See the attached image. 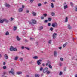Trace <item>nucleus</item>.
<instances>
[{
	"label": "nucleus",
	"mask_w": 77,
	"mask_h": 77,
	"mask_svg": "<svg viewBox=\"0 0 77 77\" xmlns=\"http://www.w3.org/2000/svg\"><path fill=\"white\" fill-rule=\"evenodd\" d=\"M10 50L11 51H17V49L16 47L14 48L13 46H11L10 49Z\"/></svg>",
	"instance_id": "1"
},
{
	"label": "nucleus",
	"mask_w": 77,
	"mask_h": 77,
	"mask_svg": "<svg viewBox=\"0 0 77 77\" xmlns=\"http://www.w3.org/2000/svg\"><path fill=\"white\" fill-rule=\"evenodd\" d=\"M58 26V24H57L56 22L53 23L52 24V26L54 28L57 27Z\"/></svg>",
	"instance_id": "2"
},
{
	"label": "nucleus",
	"mask_w": 77,
	"mask_h": 77,
	"mask_svg": "<svg viewBox=\"0 0 77 77\" xmlns=\"http://www.w3.org/2000/svg\"><path fill=\"white\" fill-rule=\"evenodd\" d=\"M14 70L13 68H11V70L10 71H9V74H11L12 75H15V72L14 71Z\"/></svg>",
	"instance_id": "3"
},
{
	"label": "nucleus",
	"mask_w": 77,
	"mask_h": 77,
	"mask_svg": "<svg viewBox=\"0 0 77 77\" xmlns=\"http://www.w3.org/2000/svg\"><path fill=\"white\" fill-rule=\"evenodd\" d=\"M47 71H48V68L46 67L43 70V73H46L47 72Z\"/></svg>",
	"instance_id": "4"
},
{
	"label": "nucleus",
	"mask_w": 77,
	"mask_h": 77,
	"mask_svg": "<svg viewBox=\"0 0 77 77\" xmlns=\"http://www.w3.org/2000/svg\"><path fill=\"white\" fill-rule=\"evenodd\" d=\"M56 35H57V34L56 33H54L53 34V38L54 39L56 38Z\"/></svg>",
	"instance_id": "5"
},
{
	"label": "nucleus",
	"mask_w": 77,
	"mask_h": 77,
	"mask_svg": "<svg viewBox=\"0 0 77 77\" xmlns=\"http://www.w3.org/2000/svg\"><path fill=\"white\" fill-rule=\"evenodd\" d=\"M40 62H42V60L40 59L38 60L37 61V64L38 65H41V63Z\"/></svg>",
	"instance_id": "6"
},
{
	"label": "nucleus",
	"mask_w": 77,
	"mask_h": 77,
	"mask_svg": "<svg viewBox=\"0 0 77 77\" xmlns=\"http://www.w3.org/2000/svg\"><path fill=\"white\" fill-rule=\"evenodd\" d=\"M32 22L33 24H36V21L35 19H32Z\"/></svg>",
	"instance_id": "7"
},
{
	"label": "nucleus",
	"mask_w": 77,
	"mask_h": 77,
	"mask_svg": "<svg viewBox=\"0 0 77 77\" xmlns=\"http://www.w3.org/2000/svg\"><path fill=\"white\" fill-rule=\"evenodd\" d=\"M5 5L6 7H7V8H10L11 7V5L9 4H7V3H5Z\"/></svg>",
	"instance_id": "8"
},
{
	"label": "nucleus",
	"mask_w": 77,
	"mask_h": 77,
	"mask_svg": "<svg viewBox=\"0 0 77 77\" xmlns=\"http://www.w3.org/2000/svg\"><path fill=\"white\" fill-rule=\"evenodd\" d=\"M23 11V8H20L18 9V11L19 12H21Z\"/></svg>",
	"instance_id": "9"
},
{
	"label": "nucleus",
	"mask_w": 77,
	"mask_h": 77,
	"mask_svg": "<svg viewBox=\"0 0 77 77\" xmlns=\"http://www.w3.org/2000/svg\"><path fill=\"white\" fill-rule=\"evenodd\" d=\"M17 26H14L13 30L14 31H15V30H17Z\"/></svg>",
	"instance_id": "10"
},
{
	"label": "nucleus",
	"mask_w": 77,
	"mask_h": 77,
	"mask_svg": "<svg viewBox=\"0 0 77 77\" xmlns=\"http://www.w3.org/2000/svg\"><path fill=\"white\" fill-rule=\"evenodd\" d=\"M4 57L5 59H8V56L7 54H5L4 55Z\"/></svg>",
	"instance_id": "11"
},
{
	"label": "nucleus",
	"mask_w": 77,
	"mask_h": 77,
	"mask_svg": "<svg viewBox=\"0 0 77 77\" xmlns=\"http://www.w3.org/2000/svg\"><path fill=\"white\" fill-rule=\"evenodd\" d=\"M33 58L34 59H37L38 58V56H36L34 57H33Z\"/></svg>",
	"instance_id": "12"
},
{
	"label": "nucleus",
	"mask_w": 77,
	"mask_h": 77,
	"mask_svg": "<svg viewBox=\"0 0 77 77\" xmlns=\"http://www.w3.org/2000/svg\"><path fill=\"white\" fill-rule=\"evenodd\" d=\"M4 21L6 22V23H8L9 22V20L6 19H4Z\"/></svg>",
	"instance_id": "13"
},
{
	"label": "nucleus",
	"mask_w": 77,
	"mask_h": 77,
	"mask_svg": "<svg viewBox=\"0 0 77 77\" xmlns=\"http://www.w3.org/2000/svg\"><path fill=\"white\" fill-rule=\"evenodd\" d=\"M54 54L55 56H57V52L56 51H54Z\"/></svg>",
	"instance_id": "14"
},
{
	"label": "nucleus",
	"mask_w": 77,
	"mask_h": 77,
	"mask_svg": "<svg viewBox=\"0 0 77 77\" xmlns=\"http://www.w3.org/2000/svg\"><path fill=\"white\" fill-rule=\"evenodd\" d=\"M51 15L53 17H54V16H55V13H54L53 12H52L51 13Z\"/></svg>",
	"instance_id": "15"
},
{
	"label": "nucleus",
	"mask_w": 77,
	"mask_h": 77,
	"mask_svg": "<svg viewBox=\"0 0 77 77\" xmlns=\"http://www.w3.org/2000/svg\"><path fill=\"white\" fill-rule=\"evenodd\" d=\"M16 39L17 41H20L21 40V39L18 37V36H17L16 37Z\"/></svg>",
	"instance_id": "16"
},
{
	"label": "nucleus",
	"mask_w": 77,
	"mask_h": 77,
	"mask_svg": "<svg viewBox=\"0 0 77 77\" xmlns=\"http://www.w3.org/2000/svg\"><path fill=\"white\" fill-rule=\"evenodd\" d=\"M4 21V19L1 20H0V23L2 24V23H3Z\"/></svg>",
	"instance_id": "17"
},
{
	"label": "nucleus",
	"mask_w": 77,
	"mask_h": 77,
	"mask_svg": "<svg viewBox=\"0 0 77 77\" xmlns=\"http://www.w3.org/2000/svg\"><path fill=\"white\" fill-rule=\"evenodd\" d=\"M17 74L18 75H20V74H22V72H17Z\"/></svg>",
	"instance_id": "18"
},
{
	"label": "nucleus",
	"mask_w": 77,
	"mask_h": 77,
	"mask_svg": "<svg viewBox=\"0 0 77 77\" xmlns=\"http://www.w3.org/2000/svg\"><path fill=\"white\" fill-rule=\"evenodd\" d=\"M51 73V72H50V71H47L46 72V74H50Z\"/></svg>",
	"instance_id": "19"
},
{
	"label": "nucleus",
	"mask_w": 77,
	"mask_h": 77,
	"mask_svg": "<svg viewBox=\"0 0 77 77\" xmlns=\"http://www.w3.org/2000/svg\"><path fill=\"white\" fill-rule=\"evenodd\" d=\"M32 14L33 16H36V13L35 12H33L32 13Z\"/></svg>",
	"instance_id": "20"
},
{
	"label": "nucleus",
	"mask_w": 77,
	"mask_h": 77,
	"mask_svg": "<svg viewBox=\"0 0 77 77\" xmlns=\"http://www.w3.org/2000/svg\"><path fill=\"white\" fill-rule=\"evenodd\" d=\"M39 76H40V75H39V74H36L35 75V77H39Z\"/></svg>",
	"instance_id": "21"
},
{
	"label": "nucleus",
	"mask_w": 77,
	"mask_h": 77,
	"mask_svg": "<svg viewBox=\"0 0 77 77\" xmlns=\"http://www.w3.org/2000/svg\"><path fill=\"white\" fill-rule=\"evenodd\" d=\"M68 5H66L65 6H64V9H66V8H68Z\"/></svg>",
	"instance_id": "22"
},
{
	"label": "nucleus",
	"mask_w": 77,
	"mask_h": 77,
	"mask_svg": "<svg viewBox=\"0 0 77 77\" xmlns=\"http://www.w3.org/2000/svg\"><path fill=\"white\" fill-rule=\"evenodd\" d=\"M68 29H72L71 26H70V25L69 24L68 25Z\"/></svg>",
	"instance_id": "23"
},
{
	"label": "nucleus",
	"mask_w": 77,
	"mask_h": 77,
	"mask_svg": "<svg viewBox=\"0 0 77 77\" xmlns=\"http://www.w3.org/2000/svg\"><path fill=\"white\" fill-rule=\"evenodd\" d=\"M9 32H8V31H7L5 33V35L7 36H8V35H9Z\"/></svg>",
	"instance_id": "24"
},
{
	"label": "nucleus",
	"mask_w": 77,
	"mask_h": 77,
	"mask_svg": "<svg viewBox=\"0 0 77 77\" xmlns=\"http://www.w3.org/2000/svg\"><path fill=\"white\" fill-rule=\"evenodd\" d=\"M67 44V43H65L63 45V48H64L66 45Z\"/></svg>",
	"instance_id": "25"
},
{
	"label": "nucleus",
	"mask_w": 77,
	"mask_h": 77,
	"mask_svg": "<svg viewBox=\"0 0 77 77\" xmlns=\"http://www.w3.org/2000/svg\"><path fill=\"white\" fill-rule=\"evenodd\" d=\"M48 67L50 68L51 69H52L53 67H52V66H51L50 64H49L48 65Z\"/></svg>",
	"instance_id": "26"
},
{
	"label": "nucleus",
	"mask_w": 77,
	"mask_h": 77,
	"mask_svg": "<svg viewBox=\"0 0 77 77\" xmlns=\"http://www.w3.org/2000/svg\"><path fill=\"white\" fill-rule=\"evenodd\" d=\"M68 17H66V18L65 20V22L66 23V22H67V21H68Z\"/></svg>",
	"instance_id": "27"
},
{
	"label": "nucleus",
	"mask_w": 77,
	"mask_h": 77,
	"mask_svg": "<svg viewBox=\"0 0 77 77\" xmlns=\"http://www.w3.org/2000/svg\"><path fill=\"white\" fill-rule=\"evenodd\" d=\"M43 15L44 16V17H46L47 16V14L45 13L43 14Z\"/></svg>",
	"instance_id": "28"
},
{
	"label": "nucleus",
	"mask_w": 77,
	"mask_h": 77,
	"mask_svg": "<svg viewBox=\"0 0 77 77\" xmlns=\"http://www.w3.org/2000/svg\"><path fill=\"white\" fill-rule=\"evenodd\" d=\"M18 59V57L17 56L15 57V58L14 59V60H17Z\"/></svg>",
	"instance_id": "29"
},
{
	"label": "nucleus",
	"mask_w": 77,
	"mask_h": 77,
	"mask_svg": "<svg viewBox=\"0 0 77 77\" xmlns=\"http://www.w3.org/2000/svg\"><path fill=\"white\" fill-rule=\"evenodd\" d=\"M43 29V27H42V26H41L40 28H39V30H42V29Z\"/></svg>",
	"instance_id": "30"
},
{
	"label": "nucleus",
	"mask_w": 77,
	"mask_h": 77,
	"mask_svg": "<svg viewBox=\"0 0 77 77\" xmlns=\"http://www.w3.org/2000/svg\"><path fill=\"white\" fill-rule=\"evenodd\" d=\"M47 62L49 65H50V64H51V62H50V61H48Z\"/></svg>",
	"instance_id": "31"
},
{
	"label": "nucleus",
	"mask_w": 77,
	"mask_h": 77,
	"mask_svg": "<svg viewBox=\"0 0 77 77\" xmlns=\"http://www.w3.org/2000/svg\"><path fill=\"white\" fill-rule=\"evenodd\" d=\"M25 48H26V50H30V48H29L27 47H25Z\"/></svg>",
	"instance_id": "32"
},
{
	"label": "nucleus",
	"mask_w": 77,
	"mask_h": 77,
	"mask_svg": "<svg viewBox=\"0 0 77 77\" xmlns=\"http://www.w3.org/2000/svg\"><path fill=\"white\" fill-rule=\"evenodd\" d=\"M24 40L25 42H29V40L26 39H24Z\"/></svg>",
	"instance_id": "33"
},
{
	"label": "nucleus",
	"mask_w": 77,
	"mask_h": 77,
	"mask_svg": "<svg viewBox=\"0 0 77 77\" xmlns=\"http://www.w3.org/2000/svg\"><path fill=\"white\" fill-rule=\"evenodd\" d=\"M70 5L72 6H74V4L72 2H71L70 3Z\"/></svg>",
	"instance_id": "34"
},
{
	"label": "nucleus",
	"mask_w": 77,
	"mask_h": 77,
	"mask_svg": "<svg viewBox=\"0 0 77 77\" xmlns=\"http://www.w3.org/2000/svg\"><path fill=\"white\" fill-rule=\"evenodd\" d=\"M43 69V68L42 67H41L40 69V71H42Z\"/></svg>",
	"instance_id": "35"
},
{
	"label": "nucleus",
	"mask_w": 77,
	"mask_h": 77,
	"mask_svg": "<svg viewBox=\"0 0 77 77\" xmlns=\"http://www.w3.org/2000/svg\"><path fill=\"white\" fill-rule=\"evenodd\" d=\"M51 7L52 8H54V5L53 3H51Z\"/></svg>",
	"instance_id": "36"
},
{
	"label": "nucleus",
	"mask_w": 77,
	"mask_h": 77,
	"mask_svg": "<svg viewBox=\"0 0 77 77\" xmlns=\"http://www.w3.org/2000/svg\"><path fill=\"white\" fill-rule=\"evenodd\" d=\"M44 23H48V20H45L44 21Z\"/></svg>",
	"instance_id": "37"
},
{
	"label": "nucleus",
	"mask_w": 77,
	"mask_h": 77,
	"mask_svg": "<svg viewBox=\"0 0 77 77\" xmlns=\"http://www.w3.org/2000/svg\"><path fill=\"white\" fill-rule=\"evenodd\" d=\"M50 30H51V31H53V28L52 27L50 28Z\"/></svg>",
	"instance_id": "38"
},
{
	"label": "nucleus",
	"mask_w": 77,
	"mask_h": 77,
	"mask_svg": "<svg viewBox=\"0 0 77 77\" xmlns=\"http://www.w3.org/2000/svg\"><path fill=\"white\" fill-rule=\"evenodd\" d=\"M60 60L61 61H63V59L62 58H60Z\"/></svg>",
	"instance_id": "39"
},
{
	"label": "nucleus",
	"mask_w": 77,
	"mask_h": 77,
	"mask_svg": "<svg viewBox=\"0 0 77 77\" xmlns=\"http://www.w3.org/2000/svg\"><path fill=\"white\" fill-rule=\"evenodd\" d=\"M3 69H6V66H4L3 67Z\"/></svg>",
	"instance_id": "40"
},
{
	"label": "nucleus",
	"mask_w": 77,
	"mask_h": 77,
	"mask_svg": "<svg viewBox=\"0 0 77 77\" xmlns=\"http://www.w3.org/2000/svg\"><path fill=\"white\" fill-rule=\"evenodd\" d=\"M62 72H60L59 73V75H62Z\"/></svg>",
	"instance_id": "41"
},
{
	"label": "nucleus",
	"mask_w": 77,
	"mask_h": 77,
	"mask_svg": "<svg viewBox=\"0 0 77 77\" xmlns=\"http://www.w3.org/2000/svg\"><path fill=\"white\" fill-rule=\"evenodd\" d=\"M41 5H42V4L41 3H39L38 4V6L39 7L41 6Z\"/></svg>",
	"instance_id": "42"
},
{
	"label": "nucleus",
	"mask_w": 77,
	"mask_h": 77,
	"mask_svg": "<svg viewBox=\"0 0 77 77\" xmlns=\"http://www.w3.org/2000/svg\"><path fill=\"white\" fill-rule=\"evenodd\" d=\"M48 20L49 21H51V18H48Z\"/></svg>",
	"instance_id": "43"
},
{
	"label": "nucleus",
	"mask_w": 77,
	"mask_h": 77,
	"mask_svg": "<svg viewBox=\"0 0 77 77\" xmlns=\"http://www.w3.org/2000/svg\"><path fill=\"white\" fill-rule=\"evenodd\" d=\"M35 39L33 38H32L31 37H30V40H32V41H33V40Z\"/></svg>",
	"instance_id": "44"
},
{
	"label": "nucleus",
	"mask_w": 77,
	"mask_h": 77,
	"mask_svg": "<svg viewBox=\"0 0 77 77\" xmlns=\"http://www.w3.org/2000/svg\"><path fill=\"white\" fill-rule=\"evenodd\" d=\"M75 11H76V12H77V6L75 7Z\"/></svg>",
	"instance_id": "45"
},
{
	"label": "nucleus",
	"mask_w": 77,
	"mask_h": 77,
	"mask_svg": "<svg viewBox=\"0 0 77 77\" xmlns=\"http://www.w3.org/2000/svg\"><path fill=\"white\" fill-rule=\"evenodd\" d=\"M41 18L42 20H44V17L43 16L41 17Z\"/></svg>",
	"instance_id": "46"
},
{
	"label": "nucleus",
	"mask_w": 77,
	"mask_h": 77,
	"mask_svg": "<svg viewBox=\"0 0 77 77\" xmlns=\"http://www.w3.org/2000/svg\"><path fill=\"white\" fill-rule=\"evenodd\" d=\"M21 49H22V50H24V46H22V47H21Z\"/></svg>",
	"instance_id": "47"
},
{
	"label": "nucleus",
	"mask_w": 77,
	"mask_h": 77,
	"mask_svg": "<svg viewBox=\"0 0 77 77\" xmlns=\"http://www.w3.org/2000/svg\"><path fill=\"white\" fill-rule=\"evenodd\" d=\"M51 25V23H48V26H50Z\"/></svg>",
	"instance_id": "48"
},
{
	"label": "nucleus",
	"mask_w": 77,
	"mask_h": 77,
	"mask_svg": "<svg viewBox=\"0 0 77 77\" xmlns=\"http://www.w3.org/2000/svg\"><path fill=\"white\" fill-rule=\"evenodd\" d=\"M66 67H65L64 68V71H66Z\"/></svg>",
	"instance_id": "49"
},
{
	"label": "nucleus",
	"mask_w": 77,
	"mask_h": 77,
	"mask_svg": "<svg viewBox=\"0 0 77 77\" xmlns=\"http://www.w3.org/2000/svg\"><path fill=\"white\" fill-rule=\"evenodd\" d=\"M34 1V0H30V2L31 3H33V2Z\"/></svg>",
	"instance_id": "50"
},
{
	"label": "nucleus",
	"mask_w": 77,
	"mask_h": 77,
	"mask_svg": "<svg viewBox=\"0 0 77 77\" xmlns=\"http://www.w3.org/2000/svg\"><path fill=\"white\" fill-rule=\"evenodd\" d=\"M23 59L22 58H20V60L21 61H23Z\"/></svg>",
	"instance_id": "51"
},
{
	"label": "nucleus",
	"mask_w": 77,
	"mask_h": 77,
	"mask_svg": "<svg viewBox=\"0 0 77 77\" xmlns=\"http://www.w3.org/2000/svg\"><path fill=\"white\" fill-rule=\"evenodd\" d=\"M62 65V64L61 63H60V66H61Z\"/></svg>",
	"instance_id": "52"
},
{
	"label": "nucleus",
	"mask_w": 77,
	"mask_h": 77,
	"mask_svg": "<svg viewBox=\"0 0 77 77\" xmlns=\"http://www.w3.org/2000/svg\"><path fill=\"white\" fill-rule=\"evenodd\" d=\"M3 65H6V63H5V62H4L3 63Z\"/></svg>",
	"instance_id": "53"
},
{
	"label": "nucleus",
	"mask_w": 77,
	"mask_h": 77,
	"mask_svg": "<svg viewBox=\"0 0 77 77\" xmlns=\"http://www.w3.org/2000/svg\"><path fill=\"white\" fill-rule=\"evenodd\" d=\"M59 48L60 50H62V47H60Z\"/></svg>",
	"instance_id": "54"
},
{
	"label": "nucleus",
	"mask_w": 77,
	"mask_h": 77,
	"mask_svg": "<svg viewBox=\"0 0 77 77\" xmlns=\"http://www.w3.org/2000/svg\"><path fill=\"white\" fill-rule=\"evenodd\" d=\"M47 2H44V5H45V4H47Z\"/></svg>",
	"instance_id": "55"
},
{
	"label": "nucleus",
	"mask_w": 77,
	"mask_h": 77,
	"mask_svg": "<svg viewBox=\"0 0 77 77\" xmlns=\"http://www.w3.org/2000/svg\"><path fill=\"white\" fill-rule=\"evenodd\" d=\"M49 44H51V40H49L48 42Z\"/></svg>",
	"instance_id": "56"
},
{
	"label": "nucleus",
	"mask_w": 77,
	"mask_h": 77,
	"mask_svg": "<svg viewBox=\"0 0 77 77\" xmlns=\"http://www.w3.org/2000/svg\"><path fill=\"white\" fill-rule=\"evenodd\" d=\"M32 63H33V62H32V61H31L30 62H29L30 64H32Z\"/></svg>",
	"instance_id": "57"
},
{
	"label": "nucleus",
	"mask_w": 77,
	"mask_h": 77,
	"mask_svg": "<svg viewBox=\"0 0 77 77\" xmlns=\"http://www.w3.org/2000/svg\"><path fill=\"white\" fill-rule=\"evenodd\" d=\"M14 19L12 18V17H11V21H12V20H14Z\"/></svg>",
	"instance_id": "58"
},
{
	"label": "nucleus",
	"mask_w": 77,
	"mask_h": 77,
	"mask_svg": "<svg viewBox=\"0 0 77 77\" xmlns=\"http://www.w3.org/2000/svg\"><path fill=\"white\" fill-rule=\"evenodd\" d=\"M26 12L27 13H29V10H27Z\"/></svg>",
	"instance_id": "59"
},
{
	"label": "nucleus",
	"mask_w": 77,
	"mask_h": 77,
	"mask_svg": "<svg viewBox=\"0 0 77 77\" xmlns=\"http://www.w3.org/2000/svg\"><path fill=\"white\" fill-rule=\"evenodd\" d=\"M24 7H25L24 5H22V9H23V8H24Z\"/></svg>",
	"instance_id": "60"
},
{
	"label": "nucleus",
	"mask_w": 77,
	"mask_h": 77,
	"mask_svg": "<svg viewBox=\"0 0 77 77\" xmlns=\"http://www.w3.org/2000/svg\"><path fill=\"white\" fill-rule=\"evenodd\" d=\"M75 57H74L72 58V60H73V59H74V58H75Z\"/></svg>",
	"instance_id": "61"
},
{
	"label": "nucleus",
	"mask_w": 77,
	"mask_h": 77,
	"mask_svg": "<svg viewBox=\"0 0 77 77\" xmlns=\"http://www.w3.org/2000/svg\"><path fill=\"white\" fill-rule=\"evenodd\" d=\"M29 23L30 24H32V22H29Z\"/></svg>",
	"instance_id": "62"
},
{
	"label": "nucleus",
	"mask_w": 77,
	"mask_h": 77,
	"mask_svg": "<svg viewBox=\"0 0 77 77\" xmlns=\"http://www.w3.org/2000/svg\"><path fill=\"white\" fill-rule=\"evenodd\" d=\"M26 77H30V76L29 75H26Z\"/></svg>",
	"instance_id": "63"
},
{
	"label": "nucleus",
	"mask_w": 77,
	"mask_h": 77,
	"mask_svg": "<svg viewBox=\"0 0 77 77\" xmlns=\"http://www.w3.org/2000/svg\"><path fill=\"white\" fill-rule=\"evenodd\" d=\"M75 77H77V74H76L75 75Z\"/></svg>",
	"instance_id": "64"
}]
</instances>
